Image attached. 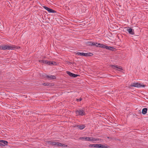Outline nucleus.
<instances>
[{
	"mask_svg": "<svg viewBox=\"0 0 148 148\" xmlns=\"http://www.w3.org/2000/svg\"><path fill=\"white\" fill-rule=\"evenodd\" d=\"M16 47L13 45H0V49L1 50H13L16 48Z\"/></svg>",
	"mask_w": 148,
	"mask_h": 148,
	"instance_id": "nucleus-1",
	"label": "nucleus"
},
{
	"mask_svg": "<svg viewBox=\"0 0 148 148\" xmlns=\"http://www.w3.org/2000/svg\"><path fill=\"white\" fill-rule=\"evenodd\" d=\"M80 140L83 139L85 141H91L93 143L95 141H101V139L99 138H94L92 137H80L79 138Z\"/></svg>",
	"mask_w": 148,
	"mask_h": 148,
	"instance_id": "nucleus-2",
	"label": "nucleus"
},
{
	"mask_svg": "<svg viewBox=\"0 0 148 148\" xmlns=\"http://www.w3.org/2000/svg\"><path fill=\"white\" fill-rule=\"evenodd\" d=\"M48 143L49 144L57 146L58 147L62 146L63 147H65L67 146V145H66L65 144H62L58 142L49 141Z\"/></svg>",
	"mask_w": 148,
	"mask_h": 148,
	"instance_id": "nucleus-3",
	"label": "nucleus"
},
{
	"mask_svg": "<svg viewBox=\"0 0 148 148\" xmlns=\"http://www.w3.org/2000/svg\"><path fill=\"white\" fill-rule=\"evenodd\" d=\"M75 113L77 115L83 116L85 115V113L84 110L83 109L82 110H75Z\"/></svg>",
	"mask_w": 148,
	"mask_h": 148,
	"instance_id": "nucleus-4",
	"label": "nucleus"
},
{
	"mask_svg": "<svg viewBox=\"0 0 148 148\" xmlns=\"http://www.w3.org/2000/svg\"><path fill=\"white\" fill-rule=\"evenodd\" d=\"M130 86L131 87H134L137 88H140L141 87L145 86L143 85H142L140 83L137 82L136 83H133V84L130 85Z\"/></svg>",
	"mask_w": 148,
	"mask_h": 148,
	"instance_id": "nucleus-5",
	"label": "nucleus"
},
{
	"mask_svg": "<svg viewBox=\"0 0 148 148\" xmlns=\"http://www.w3.org/2000/svg\"><path fill=\"white\" fill-rule=\"evenodd\" d=\"M111 66L113 69L118 71H121L123 70L122 67L121 66H118L116 65H112Z\"/></svg>",
	"mask_w": 148,
	"mask_h": 148,
	"instance_id": "nucleus-6",
	"label": "nucleus"
},
{
	"mask_svg": "<svg viewBox=\"0 0 148 148\" xmlns=\"http://www.w3.org/2000/svg\"><path fill=\"white\" fill-rule=\"evenodd\" d=\"M43 7L47 10L49 13H55L56 12V11L55 10L45 6H43Z\"/></svg>",
	"mask_w": 148,
	"mask_h": 148,
	"instance_id": "nucleus-7",
	"label": "nucleus"
},
{
	"mask_svg": "<svg viewBox=\"0 0 148 148\" xmlns=\"http://www.w3.org/2000/svg\"><path fill=\"white\" fill-rule=\"evenodd\" d=\"M127 31L128 32L129 34L131 35H134V30L131 28H130L129 27H128L127 29Z\"/></svg>",
	"mask_w": 148,
	"mask_h": 148,
	"instance_id": "nucleus-8",
	"label": "nucleus"
},
{
	"mask_svg": "<svg viewBox=\"0 0 148 148\" xmlns=\"http://www.w3.org/2000/svg\"><path fill=\"white\" fill-rule=\"evenodd\" d=\"M66 73L70 77H75L79 75L73 73L69 71H66Z\"/></svg>",
	"mask_w": 148,
	"mask_h": 148,
	"instance_id": "nucleus-9",
	"label": "nucleus"
},
{
	"mask_svg": "<svg viewBox=\"0 0 148 148\" xmlns=\"http://www.w3.org/2000/svg\"><path fill=\"white\" fill-rule=\"evenodd\" d=\"M46 77L49 80H50L51 79H56V77L54 75H46Z\"/></svg>",
	"mask_w": 148,
	"mask_h": 148,
	"instance_id": "nucleus-10",
	"label": "nucleus"
},
{
	"mask_svg": "<svg viewBox=\"0 0 148 148\" xmlns=\"http://www.w3.org/2000/svg\"><path fill=\"white\" fill-rule=\"evenodd\" d=\"M100 144H90L88 145V147H90L100 148Z\"/></svg>",
	"mask_w": 148,
	"mask_h": 148,
	"instance_id": "nucleus-11",
	"label": "nucleus"
},
{
	"mask_svg": "<svg viewBox=\"0 0 148 148\" xmlns=\"http://www.w3.org/2000/svg\"><path fill=\"white\" fill-rule=\"evenodd\" d=\"M8 143V142L5 140H0V144L1 145V146H5V145H7Z\"/></svg>",
	"mask_w": 148,
	"mask_h": 148,
	"instance_id": "nucleus-12",
	"label": "nucleus"
},
{
	"mask_svg": "<svg viewBox=\"0 0 148 148\" xmlns=\"http://www.w3.org/2000/svg\"><path fill=\"white\" fill-rule=\"evenodd\" d=\"M77 127L79 128L80 130H83L85 127V126L84 125H77Z\"/></svg>",
	"mask_w": 148,
	"mask_h": 148,
	"instance_id": "nucleus-13",
	"label": "nucleus"
},
{
	"mask_svg": "<svg viewBox=\"0 0 148 148\" xmlns=\"http://www.w3.org/2000/svg\"><path fill=\"white\" fill-rule=\"evenodd\" d=\"M147 111V108H143L142 110V113L144 114H145Z\"/></svg>",
	"mask_w": 148,
	"mask_h": 148,
	"instance_id": "nucleus-14",
	"label": "nucleus"
},
{
	"mask_svg": "<svg viewBox=\"0 0 148 148\" xmlns=\"http://www.w3.org/2000/svg\"><path fill=\"white\" fill-rule=\"evenodd\" d=\"M106 49L110 50L113 51L114 50V49H115V48L113 47H111L110 46H107L106 48Z\"/></svg>",
	"mask_w": 148,
	"mask_h": 148,
	"instance_id": "nucleus-15",
	"label": "nucleus"
},
{
	"mask_svg": "<svg viewBox=\"0 0 148 148\" xmlns=\"http://www.w3.org/2000/svg\"><path fill=\"white\" fill-rule=\"evenodd\" d=\"M76 55L78 56H85V53L78 52L76 53Z\"/></svg>",
	"mask_w": 148,
	"mask_h": 148,
	"instance_id": "nucleus-16",
	"label": "nucleus"
},
{
	"mask_svg": "<svg viewBox=\"0 0 148 148\" xmlns=\"http://www.w3.org/2000/svg\"><path fill=\"white\" fill-rule=\"evenodd\" d=\"M98 45H99V47H100L101 48H103L106 49V47L107 46H106L103 44H99Z\"/></svg>",
	"mask_w": 148,
	"mask_h": 148,
	"instance_id": "nucleus-17",
	"label": "nucleus"
},
{
	"mask_svg": "<svg viewBox=\"0 0 148 148\" xmlns=\"http://www.w3.org/2000/svg\"><path fill=\"white\" fill-rule=\"evenodd\" d=\"M85 56H91L93 54L91 53H85Z\"/></svg>",
	"mask_w": 148,
	"mask_h": 148,
	"instance_id": "nucleus-18",
	"label": "nucleus"
},
{
	"mask_svg": "<svg viewBox=\"0 0 148 148\" xmlns=\"http://www.w3.org/2000/svg\"><path fill=\"white\" fill-rule=\"evenodd\" d=\"M39 62L40 63L46 64H47V60H39Z\"/></svg>",
	"mask_w": 148,
	"mask_h": 148,
	"instance_id": "nucleus-19",
	"label": "nucleus"
},
{
	"mask_svg": "<svg viewBox=\"0 0 148 148\" xmlns=\"http://www.w3.org/2000/svg\"><path fill=\"white\" fill-rule=\"evenodd\" d=\"M108 147L105 145H103L101 144H100V148H108Z\"/></svg>",
	"mask_w": 148,
	"mask_h": 148,
	"instance_id": "nucleus-20",
	"label": "nucleus"
},
{
	"mask_svg": "<svg viewBox=\"0 0 148 148\" xmlns=\"http://www.w3.org/2000/svg\"><path fill=\"white\" fill-rule=\"evenodd\" d=\"M89 45L91 46H93L95 45V42H90Z\"/></svg>",
	"mask_w": 148,
	"mask_h": 148,
	"instance_id": "nucleus-21",
	"label": "nucleus"
},
{
	"mask_svg": "<svg viewBox=\"0 0 148 148\" xmlns=\"http://www.w3.org/2000/svg\"><path fill=\"white\" fill-rule=\"evenodd\" d=\"M47 64H48V65H51V62L50 61H47Z\"/></svg>",
	"mask_w": 148,
	"mask_h": 148,
	"instance_id": "nucleus-22",
	"label": "nucleus"
},
{
	"mask_svg": "<svg viewBox=\"0 0 148 148\" xmlns=\"http://www.w3.org/2000/svg\"><path fill=\"white\" fill-rule=\"evenodd\" d=\"M55 63L56 62H51V65H54Z\"/></svg>",
	"mask_w": 148,
	"mask_h": 148,
	"instance_id": "nucleus-23",
	"label": "nucleus"
},
{
	"mask_svg": "<svg viewBox=\"0 0 148 148\" xmlns=\"http://www.w3.org/2000/svg\"><path fill=\"white\" fill-rule=\"evenodd\" d=\"M82 100V99L81 98H80L79 99H77V100L78 101H81Z\"/></svg>",
	"mask_w": 148,
	"mask_h": 148,
	"instance_id": "nucleus-24",
	"label": "nucleus"
},
{
	"mask_svg": "<svg viewBox=\"0 0 148 148\" xmlns=\"http://www.w3.org/2000/svg\"><path fill=\"white\" fill-rule=\"evenodd\" d=\"M99 43H95V46H96L97 47H99V45H98Z\"/></svg>",
	"mask_w": 148,
	"mask_h": 148,
	"instance_id": "nucleus-25",
	"label": "nucleus"
},
{
	"mask_svg": "<svg viewBox=\"0 0 148 148\" xmlns=\"http://www.w3.org/2000/svg\"><path fill=\"white\" fill-rule=\"evenodd\" d=\"M43 85L45 86L47 85V83H43Z\"/></svg>",
	"mask_w": 148,
	"mask_h": 148,
	"instance_id": "nucleus-26",
	"label": "nucleus"
},
{
	"mask_svg": "<svg viewBox=\"0 0 148 148\" xmlns=\"http://www.w3.org/2000/svg\"><path fill=\"white\" fill-rule=\"evenodd\" d=\"M108 138H109V137H108Z\"/></svg>",
	"mask_w": 148,
	"mask_h": 148,
	"instance_id": "nucleus-27",
	"label": "nucleus"
},
{
	"mask_svg": "<svg viewBox=\"0 0 148 148\" xmlns=\"http://www.w3.org/2000/svg\"><path fill=\"white\" fill-rule=\"evenodd\" d=\"M1 145L0 144V145Z\"/></svg>",
	"mask_w": 148,
	"mask_h": 148,
	"instance_id": "nucleus-28",
	"label": "nucleus"
}]
</instances>
